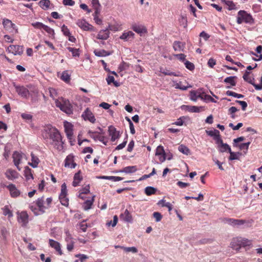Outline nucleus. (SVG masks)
Here are the masks:
<instances>
[{
    "mask_svg": "<svg viewBox=\"0 0 262 262\" xmlns=\"http://www.w3.org/2000/svg\"><path fill=\"white\" fill-rule=\"evenodd\" d=\"M129 67V64L124 61H123L119 66V69L120 71H123L126 70Z\"/></svg>",
    "mask_w": 262,
    "mask_h": 262,
    "instance_id": "5fc2aeb1",
    "label": "nucleus"
},
{
    "mask_svg": "<svg viewBox=\"0 0 262 262\" xmlns=\"http://www.w3.org/2000/svg\"><path fill=\"white\" fill-rule=\"evenodd\" d=\"M110 31L108 28L104 30H101L97 36V38L102 40H106L110 37Z\"/></svg>",
    "mask_w": 262,
    "mask_h": 262,
    "instance_id": "f3484780",
    "label": "nucleus"
},
{
    "mask_svg": "<svg viewBox=\"0 0 262 262\" xmlns=\"http://www.w3.org/2000/svg\"><path fill=\"white\" fill-rule=\"evenodd\" d=\"M226 95L229 96H232L237 98H243L244 96L242 94H239L231 91H227Z\"/></svg>",
    "mask_w": 262,
    "mask_h": 262,
    "instance_id": "a18cd8bd",
    "label": "nucleus"
},
{
    "mask_svg": "<svg viewBox=\"0 0 262 262\" xmlns=\"http://www.w3.org/2000/svg\"><path fill=\"white\" fill-rule=\"evenodd\" d=\"M50 1L49 0H41L39 2V6L44 10H47L49 8Z\"/></svg>",
    "mask_w": 262,
    "mask_h": 262,
    "instance_id": "79ce46f5",
    "label": "nucleus"
},
{
    "mask_svg": "<svg viewBox=\"0 0 262 262\" xmlns=\"http://www.w3.org/2000/svg\"><path fill=\"white\" fill-rule=\"evenodd\" d=\"M153 216L155 219L156 221L158 222L161 220L162 217V215L158 212H155L153 213Z\"/></svg>",
    "mask_w": 262,
    "mask_h": 262,
    "instance_id": "680f3d73",
    "label": "nucleus"
},
{
    "mask_svg": "<svg viewBox=\"0 0 262 262\" xmlns=\"http://www.w3.org/2000/svg\"><path fill=\"white\" fill-rule=\"evenodd\" d=\"M230 156L229 157V160H234L239 159V156L241 155V153L237 152H234L231 151V149L229 151Z\"/></svg>",
    "mask_w": 262,
    "mask_h": 262,
    "instance_id": "4c0bfd02",
    "label": "nucleus"
},
{
    "mask_svg": "<svg viewBox=\"0 0 262 262\" xmlns=\"http://www.w3.org/2000/svg\"><path fill=\"white\" fill-rule=\"evenodd\" d=\"M187 110L190 112L199 113L204 110L203 106H186Z\"/></svg>",
    "mask_w": 262,
    "mask_h": 262,
    "instance_id": "72a5a7b5",
    "label": "nucleus"
},
{
    "mask_svg": "<svg viewBox=\"0 0 262 262\" xmlns=\"http://www.w3.org/2000/svg\"><path fill=\"white\" fill-rule=\"evenodd\" d=\"M3 24L5 29L10 32H13L14 30H16L15 25L9 19H4Z\"/></svg>",
    "mask_w": 262,
    "mask_h": 262,
    "instance_id": "ddd939ff",
    "label": "nucleus"
},
{
    "mask_svg": "<svg viewBox=\"0 0 262 262\" xmlns=\"http://www.w3.org/2000/svg\"><path fill=\"white\" fill-rule=\"evenodd\" d=\"M225 4L227 6H228V9L229 10H233L235 8V5L233 3L232 1H225Z\"/></svg>",
    "mask_w": 262,
    "mask_h": 262,
    "instance_id": "69168bd1",
    "label": "nucleus"
},
{
    "mask_svg": "<svg viewBox=\"0 0 262 262\" xmlns=\"http://www.w3.org/2000/svg\"><path fill=\"white\" fill-rule=\"evenodd\" d=\"M123 249L126 252H132L133 253H137L138 252L137 249L135 247L123 248Z\"/></svg>",
    "mask_w": 262,
    "mask_h": 262,
    "instance_id": "6e6d98bb",
    "label": "nucleus"
},
{
    "mask_svg": "<svg viewBox=\"0 0 262 262\" xmlns=\"http://www.w3.org/2000/svg\"><path fill=\"white\" fill-rule=\"evenodd\" d=\"M135 32L138 34L144 33L147 32L146 28L142 25H138L137 24H133L131 27Z\"/></svg>",
    "mask_w": 262,
    "mask_h": 262,
    "instance_id": "5701e85b",
    "label": "nucleus"
},
{
    "mask_svg": "<svg viewBox=\"0 0 262 262\" xmlns=\"http://www.w3.org/2000/svg\"><path fill=\"white\" fill-rule=\"evenodd\" d=\"M67 186L66 184L63 183L61 185V193L59 195V199L61 204L66 207L69 205V199L67 197Z\"/></svg>",
    "mask_w": 262,
    "mask_h": 262,
    "instance_id": "39448f33",
    "label": "nucleus"
},
{
    "mask_svg": "<svg viewBox=\"0 0 262 262\" xmlns=\"http://www.w3.org/2000/svg\"><path fill=\"white\" fill-rule=\"evenodd\" d=\"M43 30L46 31L49 34L53 35L54 34V31L53 29L48 27V26L45 25Z\"/></svg>",
    "mask_w": 262,
    "mask_h": 262,
    "instance_id": "0e129e2a",
    "label": "nucleus"
},
{
    "mask_svg": "<svg viewBox=\"0 0 262 262\" xmlns=\"http://www.w3.org/2000/svg\"><path fill=\"white\" fill-rule=\"evenodd\" d=\"M88 134L90 135V136L93 138L95 141H97L98 140V138L100 136L99 135H96L95 134L97 133V132H93L92 130H89Z\"/></svg>",
    "mask_w": 262,
    "mask_h": 262,
    "instance_id": "bf43d9fd",
    "label": "nucleus"
},
{
    "mask_svg": "<svg viewBox=\"0 0 262 262\" xmlns=\"http://www.w3.org/2000/svg\"><path fill=\"white\" fill-rule=\"evenodd\" d=\"M178 150L180 152L183 153L184 155H188L190 154L189 149L187 147L183 144L180 145L179 146Z\"/></svg>",
    "mask_w": 262,
    "mask_h": 262,
    "instance_id": "58836bf2",
    "label": "nucleus"
},
{
    "mask_svg": "<svg viewBox=\"0 0 262 262\" xmlns=\"http://www.w3.org/2000/svg\"><path fill=\"white\" fill-rule=\"evenodd\" d=\"M31 156L32 162L29 163V164L33 168H36L37 167L38 164L40 162V160L33 153H31Z\"/></svg>",
    "mask_w": 262,
    "mask_h": 262,
    "instance_id": "2f4dec72",
    "label": "nucleus"
},
{
    "mask_svg": "<svg viewBox=\"0 0 262 262\" xmlns=\"http://www.w3.org/2000/svg\"><path fill=\"white\" fill-rule=\"evenodd\" d=\"M94 54L97 56L103 57L110 55L111 54V53L106 51L104 50H101L100 51H95Z\"/></svg>",
    "mask_w": 262,
    "mask_h": 262,
    "instance_id": "a19ab883",
    "label": "nucleus"
},
{
    "mask_svg": "<svg viewBox=\"0 0 262 262\" xmlns=\"http://www.w3.org/2000/svg\"><path fill=\"white\" fill-rule=\"evenodd\" d=\"M185 117L183 116L180 117L177 119V121L174 122L173 124L178 126H182L183 124L184 121L183 120L185 119Z\"/></svg>",
    "mask_w": 262,
    "mask_h": 262,
    "instance_id": "e2e57ef3",
    "label": "nucleus"
},
{
    "mask_svg": "<svg viewBox=\"0 0 262 262\" xmlns=\"http://www.w3.org/2000/svg\"><path fill=\"white\" fill-rule=\"evenodd\" d=\"M7 187L10 191L12 197L15 198L19 195L20 191L16 188L15 185L10 184Z\"/></svg>",
    "mask_w": 262,
    "mask_h": 262,
    "instance_id": "a211bd4d",
    "label": "nucleus"
},
{
    "mask_svg": "<svg viewBox=\"0 0 262 262\" xmlns=\"http://www.w3.org/2000/svg\"><path fill=\"white\" fill-rule=\"evenodd\" d=\"M250 74V72L248 71H246L245 74H244L243 78L244 80L246 81L248 83L251 84L253 86V84H256L254 82H253L252 80L250 77H249V75Z\"/></svg>",
    "mask_w": 262,
    "mask_h": 262,
    "instance_id": "c03bdc74",
    "label": "nucleus"
},
{
    "mask_svg": "<svg viewBox=\"0 0 262 262\" xmlns=\"http://www.w3.org/2000/svg\"><path fill=\"white\" fill-rule=\"evenodd\" d=\"M236 21L238 24H241L244 22L251 25L254 23V19L250 14L244 10H240L237 13Z\"/></svg>",
    "mask_w": 262,
    "mask_h": 262,
    "instance_id": "f03ea898",
    "label": "nucleus"
},
{
    "mask_svg": "<svg viewBox=\"0 0 262 262\" xmlns=\"http://www.w3.org/2000/svg\"><path fill=\"white\" fill-rule=\"evenodd\" d=\"M82 180V177L81 176V172L79 171L76 173L74 176V180L72 185L74 187L77 186Z\"/></svg>",
    "mask_w": 262,
    "mask_h": 262,
    "instance_id": "c85d7f7f",
    "label": "nucleus"
},
{
    "mask_svg": "<svg viewBox=\"0 0 262 262\" xmlns=\"http://www.w3.org/2000/svg\"><path fill=\"white\" fill-rule=\"evenodd\" d=\"M31 102L32 103H34L38 101V92L34 91L33 94L31 95Z\"/></svg>",
    "mask_w": 262,
    "mask_h": 262,
    "instance_id": "3c124183",
    "label": "nucleus"
},
{
    "mask_svg": "<svg viewBox=\"0 0 262 262\" xmlns=\"http://www.w3.org/2000/svg\"><path fill=\"white\" fill-rule=\"evenodd\" d=\"M135 36V34L131 31H128L127 32H124L122 33V34L120 36V38L124 41H127L130 38H134Z\"/></svg>",
    "mask_w": 262,
    "mask_h": 262,
    "instance_id": "bb28decb",
    "label": "nucleus"
},
{
    "mask_svg": "<svg viewBox=\"0 0 262 262\" xmlns=\"http://www.w3.org/2000/svg\"><path fill=\"white\" fill-rule=\"evenodd\" d=\"M64 127L68 138L71 139L73 135L72 126L71 124L67 122L64 123Z\"/></svg>",
    "mask_w": 262,
    "mask_h": 262,
    "instance_id": "a878e982",
    "label": "nucleus"
},
{
    "mask_svg": "<svg viewBox=\"0 0 262 262\" xmlns=\"http://www.w3.org/2000/svg\"><path fill=\"white\" fill-rule=\"evenodd\" d=\"M184 64L186 68L190 71H192L194 69V66L193 63L189 61H185Z\"/></svg>",
    "mask_w": 262,
    "mask_h": 262,
    "instance_id": "864d4df0",
    "label": "nucleus"
},
{
    "mask_svg": "<svg viewBox=\"0 0 262 262\" xmlns=\"http://www.w3.org/2000/svg\"><path fill=\"white\" fill-rule=\"evenodd\" d=\"M206 134L211 137H213V139L215 140L216 143L217 142H221V138L220 135V132L217 129L213 130H206Z\"/></svg>",
    "mask_w": 262,
    "mask_h": 262,
    "instance_id": "2eb2a0df",
    "label": "nucleus"
},
{
    "mask_svg": "<svg viewBox=\"0 0 262 262\" xmlns=\"http://www.w3.org/2000/svg\"><path fill=\"white\" fill-rule=\"evenodd\" d=\"M76 164L74 162V156L72 155H68L64 161V167L74 168Z\"/></svg>",
    "mask_w": 262,
    "mask_h": 262,
    "instance_id": "4468645a",
    "label": "nucleus"
},
{
    "mask_svg": "<svg viewBox=\"0 0 262 262\" xmlns=\"http://www.w3.org/2000/svg\"><path fill=\"white\" fill-rule=\"evenodd\" d=\"M56 106L67 114L73 113V108L68 100L62 99V101L56 100Z\"/></svg>",
    "mask_w": 262,
    "mask_h": 262,
    "instance_id": "7ed1b4c3",
    "label": "nucleus"
},
{
    "mask_svg": "<svg viewBox=\"0 0 262 262\" xmlns=\"http://www.w3.org/2000/svg\"><path fill=\"white\" fill-rule=\"evenodd\" d=\"M61 31L63 32V34L66 36H70L71 34L70 30L67 28V26H66L64 25H63L61 27Z\"/></svg>",
    "mask_w": 262,
    "mask_h": 262,
    "instance_id": "13d9d810",
    "label": "nucleus"
},
{
    "mask_svg": "<svg viewBox=\"0 0 262 262\" xmlns=\"http://www.w3.org/2000/svg\"><path fill=\"white\" fill-rule=\"evenodd\" d=\"M61 79L66 82H68L70 81V75L69 74L67 71H64L62 72L61 76Z\"/></svg>",
    "mask_w": 262,
    "mask_h": 262,
    "instance_id": "49530a36",
    "label": "nucleus"
},
{
    "mask_svg": "<svg viewBox=\"0 0 262 262\" xmlns=\"http://www.w3.org/2000/svg\"><path fill=\"white\" fill-rule=\"evenodd\" d=\"M82 117L85 120H89L91 122L94 123L95 121V118L92 112L87 108L82 115Z\"/></svg>",
    "mask_w": 262,
    "mask_h": 262,
    "instance_id": "9d476101",
    "label": "nucleus"
},
{
    "mask_svg": "<svg viewBox=\"0 0 262 262\" xmlns=\"http://www.w3.org/2000/svg\"><path fill=\"white\" fill-rule=\"evenodd\" d=\"M216 144L218 145L219 150L221 152H229L231 150L230 146L227 143H224L222 139L221 142H217Z\"/></svg>",
    "mask_w": 262,
    "mask_h": 262,
    "instance_id": "aec40b11",
    "label": "nucleus"
},
{
    "mask_svg": "<svg viewBox=\"0 0 262 262\" xmlns=\"http://www.w3.org/2000/svg\"><path fill=\"white\" fill-rule=\"evenodd\" d=\"M127 142V135H126L124 141L121 144H119L115 148L116 150H119L123 149L125 146Z\"/></svg>",
    "mask_w": 262,
    "mask_h": 262,
    "instance_id": "09e8293b",
    "label": "nucleus"
},
{
    "mask_svg": "<svg viewBox=\"0 0 262 262\" xmlns=\"http://www.w3.org/2000/svg\"><path fill=\"white\" fill-rule=\"evenodd\" d=\"M109 135L111 137V141L114 142L120 137L119 132L116 130V128L110 126L108 128Z\"/></svg>",
    "mask_w": 262,
    "mask_h": 262,
    "instance_id": "dca6fc26",
    "label": "nucleus"
},
{
    "mask_svg": "<svg viewBox=\"0 0 262 262\" xmlns=\"http://www.w3.org/2000/svg\"><path fill=\"white\" fill-rule=\"evenodd\" d=\"M94 201V199H92L91 200H86L83 203V208L84 210H88L90 209L93 204Z\"/></svg>",
    "mask_w": 262,
    "mask_h": 262,
    "instance_id": "37998d69",
    "label": "nucleus"
},
{
    "mask_svg": "<svg viewBox=\"0 0 262 262\" xmlns=\"http://www.w3.org/2000/svg\"><path fill=\"white\" fill-rule=\"evenodd\" d=\"M120 216L126 222L131 223L133 221L132 216L127 209H126Z\"/></svg>",
    "mask_w": 262,
    "mask_h": 262,
    "instance_id": "c756f323",
    "label": "nucleus"
},
{
    "mask_svg": "<svg viewBox=\"0 0 262 262\" xmlns=\"http://www.w3.org/2000/svg\"><path fill=\"white\" fill-rule=\"evenodd\" d=\"M233 243H235L239 247L250 246L252 244V242L247 238H242L241 237L235 238L233 239Z\"/></svg>",
    "mask_w": 262,
    "mask_h": 262,
    "instance_id": "6e6552de",
    "label": "nucleus"
},
{
    "mask_svg": "<svg viewBox=\"0 0 262 262\" xmlns=\"http://www.w3.org/2000/svg\"><path fill=\"white\" fill-rule=\"evenodd\" d=\"M18 173L14 170L8 169L6 172V177L10 180L17 179L18 177Z\"/></svg>",
    "mask_w": 262,
    "mask_h": 262,
    "instance_id": "b1692460",
    "label": "nucleus"
},
{
    "mask_svg": "<svg viewBox=\"0 0 262 262\" xmlns=\"http://www.w3.org/2000/svg\"><path fill=\"white\" fill-rule=\"evenodd\" d=\"M156 156H160L159 160L161 162H163L166 160L165 152L162 146L159 145L157 147L156 151Z\"/></svg>",
    "mask_w": 262,
    "mask_h": 262,
    "instance_id": "9b49d317",
    "label": "nucleus"
},
{
    "mask_svg": "<svg viewBox=\"0 0 262 262\" xmlns=\"http://www.w3.org/2000/svg\"><path fill=\"white\" fill-rule=\"evenodd\" d=\"M67 49L72 53L73 57H79L80 55V50L79 49L74 48L72 47H68Z\"/></svg>",
    "mask_w": 262,
    "mask_h": 262,
    "instance_id": "ea45409f",
    "label": "nucleus"
},
{
    "mask_svg": "<svg viewBox=\"0 0 262 262\" xmlns=\"http://www.w3.org/2000/svg\"><path fill=\"white\" fill-rule=\"evenodd\" d=\"M44 200L43 198H38L36 204L37 207L39 208V211L41 213H43L45 212V209L48 208V207L43 205Z\"/></svg>",
    "mask_w": 262,
    "mask_h": 262,
    "instance_id": "393cba45",
    "label": "nucleus"
},
{
    "mask_svg": "<svg viewBox=\"0 0 262 262\" xmlns=\"http://www.w3.org/2000/svg\"><path fill=\"white\" fill-rule=\"evenodd\" d=\"M62 3L65 6H72L75 4V2L73 0H63Z\"/></svg>",
    "mask_w": 262,
    "mask_h": 262,
    "instance_id": "338daca9",
    "label": "nucleus"
},
{
    "mask_svg": "<svg viewBox=\"0 0 262 262\" xmlns=\"http://www.w3.org/2000/svg\"><path fill=\"white\" fill-rule=\"evenodd\" d=\"M12 158L14 164L17 167V169L19 171L21 170V168L19 166V165L22 159L21 155L17 151H15L13 154Z\"/></svg>",
    "mask_w": 262,
    "mask_h": 262,
    "instance_id": "f8f14e48",
    "label": "nucleus"
},
{
    "mask_svg": "<svg viewBox=\"0 0 262 262\" xmlns=\"http://www.w3.org/2000/svg\"><path fill=\"white\" fill-rule=\"evenodd\" d=\"M223 221L233 227H239L242 225L246 224L247 227H250V222L244 220H237L232 218H224Z\"/></svg>",
    "mask_w": 262,
    "mask_h": 262,
    "instance_id": "20e7f679",
    "label": "nucleus"
},
{
    "mask_svg": "<svg viewBox=\"0 0 262 262\" xmlns=\"http://www.w3.org/2000/svg\"><path fill=\"white\" fill-rule=\"evenodd\" d=\"M203 100L208 102L210 101L213 103H216V101H215L212 97H211L209 95L204 94V97H203Z\"/></svg>",
    "mask_w": 262,
    "mask_h": 262,
    "instance_id": "4d7b16f0",
    "label": "nucleus"
},
{
    "mask_svg": "<svg viewBox=\"0 0 262 262\" xmlns=\"http://www.w3.org/2000/svg\"><path fill=\"white\" fill-rule=\"evenodd\" d=\"M144 191L147 195H151L156 192L157 189L151 186H148L145 188Z\"/></svg>",
    "mask_w": 262,
    "mask_h": 262,
    "instance_id": "e433bc0d",
    "label": "nucleus"
},
{
    "mask_svg": "<svg viewBox=\"0 0 262 262\" xmlns=\"http://www.w3.org/2000/svg\"><path fill=\"white\" fill-rule=\"evenodd\" d=\"M32 25L36 29L40 30L43 29L45 25L40 22H35L32 23Z\"/></svg>",
    "mask_w": 262,
    "mask_h": 262,
    "instance_id": "603ef678",
    "label": "nucleus"
},
{
    "mask_svg": "<svg viewBox=\"0 0 262 262\" xmlns=\"http://www.w3.org/2000/svg\"><path fill=\"white\" fill-rule=\"evenodd\" d=\"M24 176L25 177L27 180L30 179H33V176L32 172V170L28 166H26L24 169Z\"/></svg>",
    "mask_w": 262,
    "mask_h": 262,
    "instance_id": "473e14b6",
    "label": "nucleus"
},
{
    "mask_svg": "<svg viewBox=\"0 0 262 262\" xmlns=\"http://www.w3.org/2000/svg\"><path fill=\"white\" fill-rule=\"evenodd\" d=\"M137 169L136 166H129L123 168L120 170V172L125 173H132L137 171Z\"/></svg>",
    "mask_w": 262,
    "mask_h": 262,
    "instance_id": "7c9ffc66",
    "label": "nucleus"
},
{
    "mask_svg": "<svg viewBox=\"0 0 262 262\" xmlns=\"http://www.w3.org/2000/svg\"><path fill=\"white\" fill-rule=\"evenodd\" d=\"M16 92L22 98L28 99L30 95V93L27 88L24 86L16 85L14 84Z\"/></svg>",
    "mask_w": 262,
    "mask_h": 262,
    "instance_id": "423d86ee",
    "label": "nucleus"
},
{
    "mask_svg": "<svg viewBox=\"0 0 262 262\" xmlns=\"http://www.w3.org/2000/svg\"><path fill=\"white\" fill-rule=\"evenodd\" d=\"M180 25L186 28L187 27V18L186 15L181 14L179 19Z\"/></svg>",
    "mask_w": 262,
    "mask_h": 262,
    "instance_id": "c9c22d12",
    "label": "nucleus"
},
{
    "mask_svg": "<svg viewBox=\"0 0 262 262\" xmlns=\"http://www.w3.org/2000/svg\"><path fill=\"white\" fill-rule=\"evenodd\" d=\"M49 243L50 246L54 248L56 251H57L60 255L62 254V251L61 250L60 244L57 241H55L52 239H50L49 240Z\"/></svg>",
    "mask_w": 262,
    "mask_h": 262,
    "instance_id": "412c9836",
    "label": "nucleus"
},
{
    "mask_svg": "<svg viewBox=\"0 0 262 262\" xmlns=\"http://www.w3.org/2000/svg\"><path fill=\"white\" fill-rule=\"evenodd\" d=\"M76 24L79 27L84 31H92L93 29V26L84 19H78L77 21Z\"/></svg>",
    "mask_w": 262,
    "mask_h": 262,
    "instance_id": "1a4fd4ad",
    "label": "nucleus"
},
{
    "mask_svg": "<svg viewBox=\"0 0 262 262\" xmlns=\"http://www.w3.org/2000/svg\"><path fill=\"white\" fill-rule=\"evenodd\" d=\"M242 123H238L236 125H234L233 123H230L229 124V126L231 127L233 130H236L239 129L242 126H243Z\"/></svg>",
    "mask_w": 262,
    "mask_h": 262,
    "instance_id": "052dcab7",
    "label": "nucleus"
},
{
    "mask_svg": "<svg viewBox=\"0 0 262 262\" xmlns=\"http://www.w3.org/2000/svg\"><path fill=\"white\" fill-rule=\"evenodd\" d=\"M3 214L4 215H8L9 217H11L13 216L12 211L7 206H5L3 208Z\"/></svg>",
    "mask_w": 262,
    "mask_h": 262,
    "instance_id": "8fccbe9b",
    "label": "nucleus"
},
{
    "mask_svg": "<svg viewBox=\"0 0 262 262\" xmlns=\"http://www.w3.org/2000/svg\"><path fill=\"white\" fill-rule=\"evenodd\" d=\"M7 51L13 54L14 55H20L23 53L24 47L23 46L10 45L7 48Z\"/></svg>",
    "mask_w": 262,
    "mask_h": 262,
    "instance_id": "0eeeda50",
    "label": "nucleus"
},
{
    "mask_svg": "<svg viewBox=\"0 0 262 262\" xmlns=\"http://www.w3.org/2000/svg\"><path fill=\"white\" fill-rule=\"evenodd\" d=\"M207 64L210 68H212L216 64V61L213 58H210Z\"/></svg>",
    "mask_w": 262,
    "mask_h": 262,
    "instance_id": "774afa93",
    "label": "nucleus"
},
{
    "mask_svg": "<svg viewBox=\"0 0 262 262\" xmlns=\"http://www.w3.org/2000/svg\"><path fill=\"white\" fill-rule=\"evenodd\" d=\"M159 204H161L162 206L166 207L168 208V211H170L172 209V206L169 202H166L165 200H161L159 203Z\"/></svg>",
    "mask_w": 262,
    "mask_h": 262,
    "instance_id": "de8ad7c7",
    "label": "nucleus"
},
{
    "mask_svg": "<svg viewBox=\"0 0 262 262\" xmlns=\"http://www.w3.org/2000/svg\"><path fill=\"white\" fill-rule=\"evenodd\" d=\"M173 48L176 51H183L185 48V43L179 41H175L173 43Z\"/></svg>",
    "mask_w": 262,
    "mask_h": 262,
    "instance_id": "cd10ccee",
    "label": "nucleus"
},
{
    "mask_svg": "<svg viewBox=\"0 0 262 262\" xmlns=\"http://www.w3.org/2000/svg\"><path fill=\"white\" fill-rule=\"evenodd\" d=\"M45 132L49 134L50 139L51 140V144L58 150H61L63 148V142L59 131L50 125H47L45 129Z\"/></svg>",
    "mask_w": 262,
    "mask_h": 262,
    "instance_id": "f257e3e1",
    "label": "nucleus"
},
{
    "mask_svg": "<svg viewBox=\"0 0 262 262\" xmlns=\"http://www.w3.org/2000/svg\"><path fill=\"white\" fill-rule=\"evenodd\" d=\"M18 221L26 225L28 222V215L26 212H21L18 215Z\"/></svg>",
    "mask_w": 262,
    "mask_h": 262,
    "instance_id": "4be33fe9",
    "label": "nucleus"
},
{
    "mask_svg": "<svg viewBox=\"0 0 262 262\" xmlns=\"http://www.w3.org/2000/svg\"><path fill=\"white\" fill-rule=\"evenodd\" d=\"M237 78L236 76H229L226 77L224 80V82L226 83H229L231 86H235L236 82L235 79Z\"/></svg>",
    "mask_w": 262,
    "mask_h": 262,
    "instance_id": "f704fd0d",
    "label": "nucleus"
},
{
    "mask_svg": "<svg viewBox=\"0 0 262 262\" xmlns=\"http://www.w3.org/2000/svg\"><path fill=\"white\" fill-rule=\"evenodd\" d=\"M204 95V94L201 93L199 91H191L190 92V98L193 101H196L199 98L203 100Z\"/></svg>",
    "mask_w": 262,
    "mask_h": 262,
    "instance_id": "6ab92c4d",
    "label": "nucleus"
}]
</instances>
